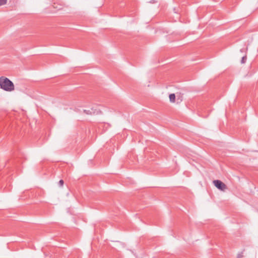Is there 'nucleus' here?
<instances>
[{"label": "nucleus", "mask_w": 258, "mask_h": 258, "mask_svg": "<svg viewBox=\"0 0 258 258\" xmlns=\"http://www.w3.org/2000/svg\"><path fill=\"white\" fill-rule=\"evenodd\" d=\"M0 86L2 89L6 91L11 92L14 90L13 83L8 78L4 77H0Z\"/></svg>", "instance_id": "1"}, {"label": "nucleus", "mask_w": 258, "mask_h": 258, "mask_svg": "<svg viewBox=\"0 0 258 258\" xmlns=\"http://www.w3.org/2000/svg\"><path fill=\"white\" fill-rule=\"evenodd\" d=\"M213 183L218 189L224 191L227 189L226 184L219 180H214Z\"/></svg>", "instance_id": "2"}, {"label": "nucleus", "mask_w": 258, "mask_h": 258, "mask_svg": "<svg viewBox=\"0 0 258 258\" xmlns=\"http://www.w3.org/2000/svg\"><path fill=\"white\" fill-rule=\"evenodd\" d=\"M83 111L84 113H85L87 114H94L95 113L98 114V113H101L100 110H97L96 112L95 110H94L92 108L91 109V110L85 109L83 110Z\"/></svg>", "instance_id": "3"}, {"label": "nucleus", "mask_w": 258, "mask_h": 258, "mask_svg": "<svg viewBox=\"0 0 258 258\" xmlns=\"http://www.w3.org/2000/svg\"><path fill=\"white\" fill-rule=\"evenodd\" d=\"M169 100H170V101L171 102V103H174L175 102V94L174 93H172V94H170L169 95Z\"/></svg>", "instance_id": "4"}, {"label": "nucleus", "mask_w": 258, "mask_h": 258, "mask_svg": "<svg viewBox=\"0 0 258 258\" xmlns=\"http://www.w3.org/2000/svg\"><path fill=\"white\" fill-rule=\"evenodd\" d=\"M247 57L246 56H244L242 57V59L241 60V63H244L246 62Z\"/></svg>", "instance_id": "5"}, {"label": "nucleus", "mask_w": 258, "mask_h": 258, "mask_svg": "<svg viewBox=\"0 0 258 258\" xmlns=\"http://www.w3.org/2000/svg\"><path fill=\"white\" fill-rule=\"evenodd\" d=\"M7 3V0H0V6L5 5Z\"/></svg>", "instance_id": "6"}, {"label": "nucleus", "mask_w": 258, "mask_h": 258, "mask_svg": "<svg viewBox=\"0 0 258 258\" xmlns=\"http://www.w3.org/2000/svg\"><path fill=\"white\" fill-rule=\"evenodd\" d=\"M63 180H60L59 182H58V184L60 186H62L63 185Z\"/></svg>", "instance_id": "7"}, {"label": "nucleus", "mask_w": 258, "mask_h": 258, "mask_svg": "<svg viewBox=\"0 0 258 258\" xmlns=\"http://www.w3.org/2000/svg\"><path fill=\"white\" fill-rule=\"evenodd\" d=\"M243 257V254H242V253H239L237 255V258H241Z\"/></svg>", "instance_id": "8"}, {"label": "nucleus", "mask_w": 258, "mask_h": 258, "mask_svg": "<svg viewBox=\"0 0 258 258\" xmlns=\"http://www.w3.org/2000/svg\"><path fill=\"white\" fill-rule=\"evenodd\" d=\"M180 100L179 102H177V103L180 102L182 101V98H178L177 100Z\"/></svg>", "instance_id": "9"}]
</instances>
